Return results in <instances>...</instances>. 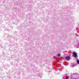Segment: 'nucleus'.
<instances>
[{
    "label": "nucleus",
    "mask_w": 79,
    "mask_h": 79,
    "mask_svg": "<svg viewBox=\"0 0 79 79\" xmlns=\"http://www.w3.org/2000/svg\"><path fill=\"white\" fill-rule=\"evenodd\" d=\"M66 79H69V77L66 76Z\"/></svg>",
    "instance_id": "nucleus-6"
},
{
    "label": "nucleus",
    "mask_w": 79,
    "mask_h": 79,
    "mask_svg": "<svg viewBox=\"0 0 79 79\" xmlns=\"http://www.w3.org/2000/svg\"><path fill=\"white\" fill-rule=\"evenodd\" d=\"M71 79H78L79 78H78V77L77 76V77L75 79L74 78V77H73V76L71 75Z\"/></svg>",
    "instance_id": "nucleus-3"
},
{
    "label": "nucleus",
    "mask_w": 79,
    "mask_h": 79,
    "mask_svg": "<svg viewBox=\"0 0 79 79\" xmlns=\"http://www.w3.org/2000/svg\"><path fill=\"white\" fill-rule=\"evenodd\" d=\"M70 59V57H69V56H66L65 57V60H69Z\"/></svg>",
    "instance_id": "nucleus-2"
},
{
    "label": "nucleus",
    "mask_w": 79,
    "mask_h": 79,
    "mask_svg": "<svg viewBox=\"0 0 79 79\" xmlns=\"http://www.w3.org/2000/svg\"><path fill=\"white\" fill-rule=\"evenodd\" d=\"M57 57H60V54H58L57 55Z\"/></svg>",
    "instance_id": "nucleus-4"
},
{
    "label": "nucleus",
    "mask_w": 79,
    "mask_h": 79,
    "mask_svg": "<svg viewBox=\"0 0 79 79\" xmlns=\"http://www.w3.org/2000/svg\"><path fill=\"white\" fill-rule=\"evenodd\" d=\"M77 64H79V60H78L77 61Z\"/></svg>",
    "instance_id": "nucleus-5"
},
{
    "label": "nucleus",
    "mask_w": 79,
    "mask_h": 79,
    "mask_svg": "<svg viewBox=\"0 0 79 79\" xmlns=\"http://www.w3.org/2000/svg\"><path fill=\"white\" fill-rule=\"evenodd\" d=\"M71 66H72L73 67H74V66H75V65H71Z\"/></svg>",
    "instance_id": "nucleus-7"
},
{
    "label": "nucleus",
    "mask_w": 79,
    "mask_h": 79,
    "mask_svg": "<svg viewBox=\"0 0 79 79\" xmlns=\"http://www.w3.org/2000/svg\"><path fill=\"white\" fill-rule=\"evenodd\" d=\"M73 56L74 58H76V57H77V53L76 52H73Z\"/></svg>",
    "instance_id": "nucleus-1"
}]
</instances>
